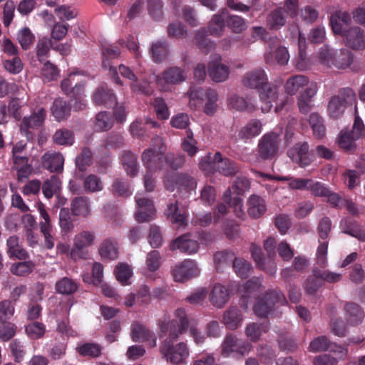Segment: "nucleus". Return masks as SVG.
Masks as SVG:
<instances>
[{"mask_svg":"<svg viewBox=\"0 0 365 365\" xmlns=\"http://www.w3.org/2000/svg\"><path fill=\"white\" fill-rule=\"evenodd\" d=\"M215 160L217 163V171L223 176L233 177L240 172V165L235 161L223 157L220 152L215 153Z\"/></svg>","mask_w":365,"mask_h":365,"instance_id":"17","label":"nucleus"},{"mask_svg":"<svg viewBox=\"0 0 365 365\" xmlns=\"http://www.w3.org/2000/svg\"><path fill=\"white\" fill-rule=\"evenodd\" d=\"M60 180L56 176L51 177L50 179L44 182L42 185V191L46 198H51L56 193L60 186Z\"/></svg>","mask_w":365,"mask_h":365,"instance_id":"64","label":"nucleus"},{"mask_svg":"<svg viewBox=\"0 0 365 365\" xmlns=\"http://www.w3.org/2000/svg\"><path fill=\"white\" fill-rule=\"evenodd\" d=\"M16 39L21 48L29 50L35 41V36L28 27H24L16 34Z\"/></svg>","mask_w":365,"mask_h":365,"instance_id":"51","label":"nucleus"},{"mask_svg":"<svg viewBox=\"0 0 365 365\" xmlns=\"http://www.w3.org/2000/svg\"><path fill=\"white\" fill-rule=\"evenodd\" d=\"M232 267L237 275L242 279L248 277L252 272L251 264L242 258H235Z\"/></svg>","mask_w":365,"mask_h":365,"instance_id":"58","label":"nucleus"},{"mask_svg":"<svg viewBox=\"0 0 365 365\" xmlns=\"http://www.w3.org/2000/svg\"><path fill=\"white\" fill-rule=\"evenodd\" d=\"M173 180L176 184L188 191L195 189L197 185L195 179L187 173H178L173 177Z\"/></svg>","mask_w":365,"mask_h":365,"instance_id":"56","label":"nucleus"},{"mask_svg":"<svg viewBox=\"0 0 365 365\" xmlns=\"http://www.w3.org/2000/svg\"><path fill=\"white\" fill-rule=\"evenodd\" d=\"M236 257L232 252L230 250H223L216 252L215 255V261L217 270L222 269L225 266L233 264Z\"/></svg>","mask_w":365,"mask_h":365,"instance_id":"57","label":"nucleus"},{"mask_svg":"<svg viewBox=\"0 0 365 365\" xmlns=\"http://www.w3.org/2000/svg\"><path fill=\"white\" fill-rule=\"evenodd\" d=\"M252 345L247 341L240 342L239 339L233 334H227L221 344V354L227 357L232 353H237L242 356L248 354Z\"/></svg>","mask_w":365,"mask_h":365,"instance_id":"10","label":"nucleus"},{"mask_svg":"<svg viewBox=\"0 0 365 365\" xmlns=\"http://www.w3.org/2000/svg\"><path fill=\"white\" fill-rule=\"evenodd\" d=\"M308 79L302 75H297L290 77L285 83V91L287 93L294 95L301 88L308 84Z\"/></svg>","mask_w":365,"mask_h":365,"instance_id":"45","label":"nucleus"},{"mask_svg":"<svg viewBox=\"0 0 365 365\" xmlns=\"http://www.w3.org/2000/svg\"><path fill=\"white\" fill-rule=\"evenodd\" d=\"M286 18L281 8L273 10L267 18V24L271 29L277 30L284 26Z\"/></svg>","mask_w":365,"mask_h":365,"instance_id":"48","label":"nucleus"},{"mask_svg":"<svg viewBox=\"0 0 365 365\" xmlns=\"http://www.w3.org/2000/svg\"><path fill=\"white\" fill-rule=\"evenodd\" d=\"M267 330V326L256 322H250L245 327V334L252 342H257L260 340L262 334L266 333Z\"/></svg>","mask_w":365,"mask_h":365,"instance_id":"41","label":"nucleus"},{"mask_svg":"<svg viewBox=\"0 0 365 365\" xmlns=\"http://www.w3.org/2000/svg\"><path fill=\"white\" fill-rule=\"evenodd\" d=\"M318 58L324 66L345 70L354 63V56L346 48L334 51L328 46H324L319 52Z\"/></svg>","mask_w":365,"mask_h":365,"instance_id":"1","label":"nucleus"},{"mask_svg":"<svg viewBox=\"0 0 365 365\" xmlns=\"http://www.w3.org/2000/svg\"><path fill=\"white\" fill-rule=\"evenodd\" d=\"M356 95L350 88H344L336 95L331 96L327 104V113L332 119H339L344 113L347 107L356 103Z\"/></svg>","mask_w":365,"mask_h":365,"instance_id":"2","label":"nucleus"},{"mask_svg":"<svg viewBox=\"0 0 365 365\" xmlns=\"http://www.w3.org/2000/svg\"><path fill=\"white\" fill-rule=\"evenodd\" d=\"M242 320L241 312L237 307H230L223 314L222 322L230 330H235L240 327Z\"/></svg>","mask_w":365,"mask_h":365,"instance_id":"31","label":"nucleus"},{"mask_svg":"<svg viewBox=\"0 0 365 365\" xmlns=\"http://www.w3.org/2000/svg\"><path fill=\"white\" fill-rule=\"evenodd\" d=\"M165 213L171 222L177 224L179 227L187 225L186 216L179 210L178 201L170 203Z\"/></svg>","mask_w":365,"mask_h":365,"instance_id":"39","label":"nucleus"},{"mask_svg":"<svg viewBox=\"0 0 365 365\" xmlns=\"http://www.w3.org/2000/svg\"><path fill=\"white\" fill-rule=\"evenodd\" d=\"M309 123L313 134L317 138H322L326 135V127L324 118L318 113H312L309 115Z\"/></svg>","mask_w":365,"mask_h":365,"instance_id":"42","label":"nucleus"},{"mask_svg":"<svg viewBox=\"0 0 365 365\" xmlns=\"http://www.w3.org/2000/svg\"><path fill=\"white\" fill-rule=\"evenodd\" d=\"M112 192L115 196L127 197L131 195L129 185L122 179L116 178L112 184Z\"/></svg>","mask_w":365,"mask_h":365,"instance_id":"62","label":"nucleus"},{"mask_svg":"<svg viewBox=\"0 0 365 365\" xmlns=\"http://www.w3.org/2000/svg\"><path fill=\"white\" fill-rule=\"evenodd\" d=\"M223 200L225 203L233 207L234 212L238 218L242 220L245 218L246 214L242 208V199L240 197H232L231 190L227 189L223 195Z\"/></svg>","mask_w":365,"mask_h":365,"instance_id":"40","label":"nucleus"},{"mask_svg":"<svg viewBox=\"0 0 365 365\" xmlns=\"http://www.w3.org/2000/svg\"><path fill=\"white\" fill-rule=\"evenodd\" d=\"M282 133V129L279 128L262 135L257 145L258 155L261 159L263 160H272L277 155Z\"/></svg>","mask_w":365,"mask_h":365,"instance_id":"3","label":"nucleus"},{"mask_svg":"<svg viewBox=\"0 0 365 365\" xmlns=\"http://www.w3.org/2000/svg\"><path fill=\"white\" fill-rule=\"evenodd\" d=\"M35 267L32 261H23L11 264L9 271L17 277H26L31 274Z\"/></svg>","mask_w":365,"mask_h":365,"instance_id":"47","label":"nucleus"},{"mask_svg":"<svg viewBox=\"0 0 365 365\" xmlns=\"http://www.w3.org/2000/svg\"><path fill=\"white\" fill-rule=\"evenodd\" d=\"M225 29V19L221 14H215L208 26V34L211 36L220 37Z\"/></svg>","mask_w":365,"mask_h":365,"instance_id":"54","label":"nucleus"},{"mask_svg":"<svg viewBox=\"0 0 365 365\" xmlns=\"http://www.w3.org/2000/svg\"><path fill=\"white\" fill-rule=\"evenodd\" d=\"M163 155V154L152 151L150 149H145L141 155V160L146 170L148 171H157L162 168Z\"/></svg>","mask_w":365,"mask_h":365,"instance_id":"27","label":"nucleus"},{"mask_svg":"<svg viewBox=\"0 0 365 365\" xmlns=\"http://www.w3.org/2000/svg\"><path fill=\"white\" fill-rule=\"evenodd\" d=\"M250 188V182L249 180L244 176H238L234 181L231 187L228 189L231 190L234 194H236L238 197L243 195Z\"/></svg>","mask_w":365,"mask_h":365,"instance_id":"59","label":"nucleus"},{"mask_svg":"<svg viewBox=\"0 0 365 365\" xmlns=\"http://www.w3.org/2000/svg\"><path fill=\"white\" fill-rule=\"evenodd\" d=\"M261 131V122L258 120H252L239 130L238 135L241 139H250L258 135Z\"/></svg>","mask_w":365,"mask_h":365,"instance_id":"43","label":"nucleus"},{"mask_svg":"<svg viewBox=\"0 0 365 365\" xmlns=\"http://www.w3.org/2000/svg\"><path fill=\"white\" fill-rule=\"evenodd\" d=\"M230 294L227 288L220 284L214 285L209 295L211 304L217 307L222 308L228 302Z\"/></svg>","mask_w":365,"mask_h":365,"instance_id":"32","label":"nucleus"},{"mask_svg":"<svg viewBox=\"0 0 365 365\" xmlns=\"http://www.w3.org/2000/svg\"><path fill=\"white\" fill-rule=\"evenodd\" d=\"M46 116V109L43 108H38L29 117L23 118L20 125L21 131L25 133L28 136L30 134L29 129H37L43 125Z\"/></svg>","mask_w":365,"mask_h":365,"instance_id":"20","label":"nucleus"},{"mask_svg":"<svg viewBox=\"0 0 365 365\" xmlns=\"http://www.w3.org/2000/svg\"><path fill=\"white\" fill-rule=\"evenodd\" d=\"M331 342L326 336H320L314 339L309 344V351L311 352H319L329 350Z\"/></svg>","mask_w":365,"mask_h":365,"instance_id":"61","label":"nucleus"},{"mask_svg":"<svg viewBox=\"0 0 365 365\" xmlns=\"http://www.w3.org/2000/svg\"><path fill=\"white\" fill-rule=\"evenodd\" d=\"M25 331L30 339H38L44 336L46 333V327L41 322H34L25 327Z\"/></svg>","mask_w":365,"mask_h":365,"instance_id":"55","label":"nucleus"},{"mask_svg":"<svg viewBox=\"0 0 365 365\" xmlns=\"http://www.w3.org/2000/svg\"><path fill=\"white\" fill-rule=\"evenodd\" d=\"M98 252L103 259L115 260L118 257V246L116 240L108 237L100 244Z\"/></svg>","mask_w":365,"mask_h":365,"instance_id":"29","label":"nucleus"},{"mask_svg":"<svg viewBox=\"0 0 365 365\" xmlns=\"http://www.w3.org/2000/svg\"><path fill=\"white\" fill-rule=\"evenodd\" d=\"M286 302L284 295L278 290L268 292L259 299L254 307V312L258 317H266L277 303L283 304Z\"/></svg>","mask_w":365,"mask_h":365,"instance_id":"6","label":"nucleus"},{"mask_svg":"<svg viewBox=\"0 0 365 365\" xmlns=\"http://www.w3.org/2000/svg\"><path fill=\"white\" fill-rule=\"evenodd\" d=\"M64 158L59 152L48 151L41 157V165L43 168L51 173H62L63 170Z\"/></svg>","mask_w":365,"mask_h":365,"instance_id":"19","label":"nucleus"},{"mask_svg":"<svg viewBox=\"0 0 365 365\" xmlns=\"http://www.w3.org/2000/svg\"><path fill=\"white\" fill-rule=\"evenodd\" d=\"M288 156L292 160L302 168L309 165L313 159L312 155L309 153V145L307 142H299L287 152Z\"/></svg>","mask_w":365,"mask_h":365,"instance_id":"13","label":"nucleus"},{"mask_svg":"<svg viewBox=\"0 0 365 365\" xmlns=\"http://www.w3.org/2000/svg\"><path fill=\"white\" fill-rule=\"evenodd\" d=\"M247 213L252 218H259L262 216L266 210L265 200L257 195H252L247 200Z\"/></svg>","mask_w":365,"mask_h":365,"instance_id":"28","label":"nucleus"},{"mask_svg":"<svg viewBox=\"0 0 365 365\" xmlns=\"http://www.w3.org/2000/svg\"><path fill=\"white\" fill-rule=\"evenodd\" d=\"M207 73L212 81L215 83L224 82L228 79L230 68L229 66L222 63L220 54H212L208 63Z\"/></svg>","mask_w":365,"mask_h":365,"instance_id":"11","label":"nucleus"},{"mask_svg":"<svg viewBox=\"0 0 365 365\" xmlns=\"http://www.w3.org/2000/svg\"><path fill=\"white\" fill-rule=\"evenodd\" d=\"M93 101L96 105L112 107L115 105L116 96L107 86L102 85L94 91Z\"/></svg>","mask_w":365,"mask_h":365,"instance_id":"25","label":"nucleus"},{"mask_svg":"<svg viewBox=\"0 0 365 365\" xmlns=\"http://www.w3.org/2000/svg\"><path fill=\"white\" fill-rule=\"evenodd\" d=\"M15 313V305L9 299L0 301V322L9 321Z\"/></svg>","mask_w":365,"mask_h":365,"instance_id":"60","label":"nucleus"},{"mask_svg":"<svg viewBox=\"0 0 365 365\" xmlns=\"http://www.w3.org/2000/svg\"><path fill=\"white\" fill-rule=\"evenodd\" d=\"M340 35L343 37L344 43L354 51L365 49V31L361 28L354 26L345 29Z\"/></svg>","mask_w":365,"mask_h":365,"instance_id":"12","label":"nucleus"},{"mask_svg":"<svg viewBox=\"0 0 365 365\" xmlns=\"http://www.w3.org/2000/svg\"><path fill=\"white\" fill-rule=\"evenodd\" d=\"M51 46L52 41L47 37H43L38 40L36 45V55L41 63L44 62L45 58L48 56Z\"/></svg>","mask_w":365,"mask_h":365,"instance_id":"52","label":"nucleus"},{"mask_svg":"<svg viewBox=\"0 0 365 365\" xmlns=\"http://www.w3.org/2000/svg\"><path fill=\"white\" fill-rule=\"evenodd\" d=\"M59 226L63 232L67 234L72 232L75 225L71 215L66 208H62L59 212Z\"/></svg>","mask_w":365,"mask_h":365,"instance_id":"53","label":"nucleus"},{"mask_svg":"<svg viewBox=\"0 0 365 365\" xmlns=\"http://www.w3.org/2000/svg\"><path fill=\"white\" fill-rule=\"evenodd\" d=\"M96 239V237L94 232L83 230L78 233L73 239V247L71 252V258L74 260L80 258L86 259L88 252L84 250L93 245Z\"/></svg>","mask_w":365,"mask_h":365,"instance_id":"9","label":"nucleus"},{"mask_svg":"<svg viewBox=\"0 0 365 365\" xmlns=\"http://www.w3.org/2000/svg\"><path fill=\"white\" fill-rule=\"evenodd\" d=\"M170 247L173 251L179 250L185 254L192 255L198 251L200 245L197 240L192 239L189 234H186L173 240Z\"/></svg>","mask_w":365,"mask_h":365,"instance_id":"22","label":"nucleus"},{"mask_svg":"<svg viewBox=\"0 0 365 365\" xmlns=\"http://www.w3.org/2000/svg\"><path fill=\"white\" fill-rule=\"evenodd\" d=\"M7 254L9 257H16L21 260L29 258V254L24 249L20 242V239L16 235L9 237L6 240Z\"/></svg>","mask_w":365,"mask_h":365,"instance_id":"30","label":"nucleus"},{"mask_svg":"<svg viewBox=\"0 0 365 365\" xmlns=\"http://www.w3.org/2000/svg\"><path fill=\"white\" fill-rule=\"evenodd\" d=\"M38 210L40 216L42 218V220L39 222V228L44 237L45 247L51 250L54 247V237L51 235L53 230L51 220L49 215L42 205L38 206Z\"/></svg>","mask_w":365,"mask_h":365,"instance_id":"18","label":"nucleus"},{"mask_svg":"<svg viewBox=\"0 0 365 365\" xmlns=\"http://www.w3.org/2000/svg\"><path fill=\"white\" fill-rule=\"evenodd\" d=\"M267 81L265 71L262 68H256L245 73L242 77L241 83L247 88L259 90Z\"/></svg>","mask_w":365,"mask_h":365,"instance_id":"16","label":"nucleus"},{"mask_svg":"<svg viewBox=\"0 0 365 365\" xmlns=\"http://www.w3.org/2000/svg\"><path fill=\"white\" fill-rule=\"evenodd\" d=\"M175 317L179 319V322L170 321L169 338L167 339L171 340V341L177 340L180 335L187 329L189 326V321L184 309H178L175 311Z\"/></svg>","mask_w":365,"mask_h":365,"instance_id":"21","label":"nucleus"},{"mask_svg":"<svg viewBox=\"0 0 365 365\" xmlns=\"http://www.w3.org/2000/svg\"><path fill=\"white\" fill-rule=\"evenodd\" d=\"M71 213L74 216L87 217L91 214L90 202L86 197H76L71 202Z\"/></svg>","mask_w":365,"mask_h":365,"instance_id":"34","label":"nucleus"},{"mask_svg":"<svg viewBox=\"0 0 365 365\" xmlns=\"http://www.w3.org/2000/svg\"><path fill=\"white\" fill-rule=\"evenodd\" d=\"M344 316L347 324L357 326L364 318V312L361 307L354 302H346L344 307Z\"/></svg>","mask_w":365,"mask_h":365,"instance_id":"24","label":"nucleus"},{"mask_svg":"<svg viewBox=\"0 0 365 365\" xmlns=\"http://www.w3.org/2000/svg\"><path fill=\"white\" fill-rule=\"evenodd\" d=\"M136 211L135 217L139 222H149L155 215V210L153 201L147 197L136 196Z\"/></svg>","mask_w":365,"mask_h":365,"instance_id":"14","label":"nucleus"},{"mask_svg":"<svg viewBox=\"0 0 365 365\" xmlns=\"http://www.w3.org/2000/svg\"><path fill=\"white\" fill-rule=\"evenodd\" d=\"M137 155L131 151L125 150L122 153V163L127 174L134 177L138 173L139 165L137 160Z\"/></svg>","mask_w":365,"mask_h":365,"instance_id":"38","label":"nucleus"},{"mask_svg":"<svg viewBox=\"0 0 365 365\" xmlns=\"http://www.w3.org/2000/svg\"><path fill=\"white\" fill-rule=\"evenodd\" d=\"M351 22L350 14L346 11H336L330 17V25L335 34H340L345 30L343 25H349Z\"/></svg>","mask_w":365,"mask_h":365,"instance_id":"33","label":"nucleus"},{"mask_svg":"<svg viewBox=\"0 0 365 365\" xmlns=\"http://www.w3.org/2000/svg\"><path fill=\"white\" fill-rule=\"evenodd\" d=\"M205 96L207 98V102L205 106L204 111L207 115H212L216 112L218 108L217 104L218 96L215 91L211 89L206 91Z\"/></svg>","mask_w":365,"mask_h":365,"instance_id":"63","label":"nucleus"},{"mask_svg":"<svg viewBox=\"0 0 365 365\" xmlns=\"http://www.w3.org/2000/svg\"><path fill=\"white\" fill-rule=\"evenodd\" d=\"M365 127L359 116L355 117V120L351 130L344 129L341 131L338 143L341 148L351 151L355 148L354 140L364 135Z\"/></svg>","mask_w":365,"mask_h":365,"instance_id":"7","label":"nucleus"},{"mask_svg":"<svg viewBox=\"0 0 365 365\" xmlns=\"http://www.w3.org/2000/svg\"><path fill=\"white\" fill-rule=\"evenodd\" d=\"M259 98L263 101L264 106H262V110L269 112L272 106V102H275L279 96V88L267 81L264 85L259 90Z\"/></svg>","mask_w":365,"mask_h":365,"instance_id":"23","label":"nucleus"},{"mask_svg":"<svg viewBox=\"0 0 365 365\" xmlns=\"http://www.w3.org/2000/svg\"><path fill=\"white\" fill-rule=\"evenodd\" d=\"M340 228L344 233L356 237L360 241H365V230L356 220L344 217L340 222Z\"/></svg>","mask_w":365,"mask_h":365,"instance_id":"26","label":"nucleus"},{"mask_svg":"<svg viewBox=\"0 0 365 365\" xmlns=\"http://www.w3.org/2000/svg\"><path fill=\"white\" fill-rule=\"evenodd\" d=\"M150 54L153 60L156 63L165 61L168 55V44L163 41L153 43L150 48Z\"/></svg>","mask_w":365,"mask_h":365,"instance_id":"50","label":"nucleus"},{"mask_svg":"<svg viewBox=\"0 0 365 365\" xmlns=\"http://www.w3.org/2000/svg\"><path fill=\"white\" fill-rule=\"evenodd\" d=\"M53 142L59 145H71L74 142V135L72 131L66 128L57 130L52 136Z\"/></svg>","mask_w":365,"mask_h":365,"instance_id":"49","label":"nucleus"},{"mask_svg":"<svg viewBox=\"0 0 365 365\" xmlns=\"http://www.w3.org/2000/svg\"><path fill=\"white\" fill-rule=\"evenodd\" d=\"M199 270L193 260L187 259L175 266L173 271L174 279L176 282H183L192 277L197 276Z\"/></svg>","mask_w":365,"mask_h":365,"instance_id":"15","label":"nucleus"},{"mask_svg":"<svg viewBox=\"0 0 365 365\" xmlns=\"http://www.w3.org/2000/svg\"><path fill=\"white\" fill-rule=\"evenodd\" d=\"M51 111L56 120L61 121L67 119L70 115L71 107L66 101L57 98L53 101Z\"/></svg>","mask_w":365,"mask_h":365,"instance_id":"35","label":"nucleus"},{"mask_svg":"<svg viewBox=\"0 0 365 365\" xmlns=\"http://www.w3.org/2000/svg\"><path fill=\"white\" fill-rule=\"evenodd\" d=\"M131 338L133 341L140 342L148 341L152 337V332L138 322L131 325Z\"/></svg>","mask_w":365,"mask_h":365,"instance_id":"44","label":"nucleus"},{"mask_svg":"<svg viewBox=\"0 0 365 365\" xmlns=\"http://www.w3.org/2000/svg\"><path fill=\"white\" fill-rule=\"evenodd\" d=\"M312 272V274L309 276L304 283V290L309 294H314L322 286V281L335 283L342 278L341 274L321 270L318 267L313 268Z\"/></svg>","mask_w":365,"mask_h":365,"instance_id":"5","label":"nucleus"},{"mask_svg":"<svg viewBox=\"0 0 365 365\" xmlns=\"http://www.w3.org/2000/svg\"><path fill=\"white\" fill-rule=\"evenodd\" d=\"M102 346L94 342H86L78 344L76 348V352L83 357L97 358L101 355Z\"/></svg>","mask_w":365,"mask_h":365,"instance_id":"36","label":"nucleus"},{"mask_svg":"<svg viewBox=\"0 0 365 365\" xmlns=\"http://www.w3.org/2000/svg\"><path fill=\"white\" fill-rule=\"evenodd\" d=\"M160 353L163 358L172 364L185 363L190 355V349L185 342L174 345L170 339H165L160 346Z\"/></svg>","mask_w":365,"mask_h":365,"instance_id":"4","label":"nucleus"},{"mask_svg":"<svg viewBox=\"0 0 365 365\" xmlns=\"http://www.w3.org/2000/svg\"><path fill=\"white\" fill-rule=\"evenodd\" d=\"M289 59L287 49L283 46H279L273 54L271 51L264 55L266 63L272 65L277 63L280 66H284Z\"/></svg>","mask_w":365,"mask_h":365,"instance_id":"37","label":"nucleus"},{"mask_svg":"<svg viewBox=\"0 0 365 365\" xmlns=\"http://www.w3.org/2000/svg\"><path fill=\"white\" fill-rule=\"evenodd\" d=\"M187 78V72L185 68L173 66L165 70L156 78L159 87L163 91H168L171 86L178 85L184 82Z\"/></svg>","mask_w":365,"mask_h":365,"instance_id":"8","label":"nucleus"},{"mask_svg":"<svg viewBox=\"0 0 365 365\" xmlns=\"http://www.w3.org/2000/svg\"><path fill=\"white\" fill-rule=\"evenodd\" d=\"M55 288L59 294L70 295L78 290V285L73 279L68 277H63L56 283Z\"/></svg>","mask_w":365,"mask_h":365,"instance_id":"46","label":"nucleus"}]
</instances>
